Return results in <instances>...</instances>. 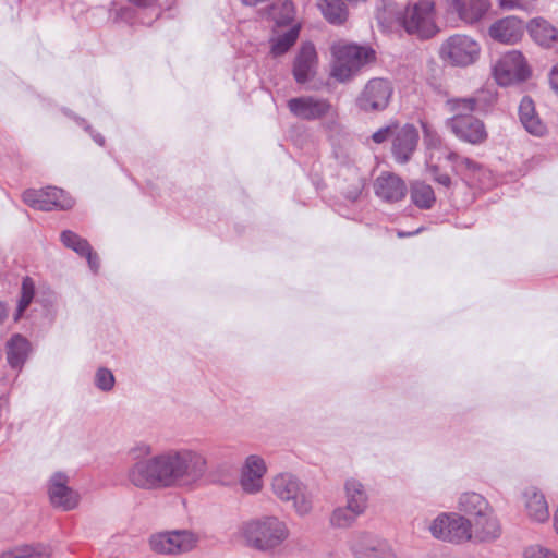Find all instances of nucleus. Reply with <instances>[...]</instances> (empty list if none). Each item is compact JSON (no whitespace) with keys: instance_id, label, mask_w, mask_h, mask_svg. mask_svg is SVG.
Here are the masks:
<instances>
[{"instance_id":"obj_1","label":"nucleus","mask_w":558,"mask_h":558,"mask_svg":"<svg viewBox=\"0 0 558 558\" xmlns=\"http://www.w3.org/2000/svg\"><path fill=\"white\" fill-rule=\"evenodd\" d=\"M131 464L125 481L142 490L193 488L205 476L208 462L201 450L170 448L154 454L151 444L136 441L128 449Z\"/></svg>"},{"instance_id":"obj_2","label":"nucleus","mask_w":558,"mask_h":558,"mask_svg":"<svg viewBox=\"0 0 558 558\" xmlns=\"http://www.w3.org/2000/svg\"><path fill=\"white\" fill-rule=\"evenodd\" d=\"M238 535L244 545L263 554L280 550L290 536L288 524L277 515H260L243 521Z\"/></svg>"},{"instance_id":"obj_3","label":"nucleus","mask_w":558,"mask_h":558,"mask_svg":"<svg viewBox=\"0 0 558 558\" xmlns=\"http://www.w3.org/2000/svg\"><path fill=\"white\" fill-rule=\"evenodd\" d=\"M475 98H453L446 102L447 109L452 113L446 120V126L462 142L478 145L487 138V131L482 120L472 113L476 108Z\"/></svg>"},{"instance_id":"obj_4","label":"nucleus","mask_w":558,"mask_h":558,"mask_svg":"<svg viewBox=\"0 0 558 558\" xmlns=\"http://www.w3.org/2000/svg\"><path fill=\"white\" fill-rule=\"evenodd\" d=\"M271 493L282 502H289L299 517H305L313 509V497L306 485L292 473L276 474L270 482Z\"/></svg>"},{"instance_id":"obj_5","label":"nucleus","mask_w":558,"mask_h":558,"mask_svg":"<svg viewBox=\"0 0 558 558\" xmlns=\"http://www.w3.org/2000/svg\"><path fill=\"white\" fill-rule=\"evenodd\" d=\"M287 107L296 119L305 121L327 119L326 128L329 130L337 124L338 109L327 98L303 95L289 99Z\"/></svg>"},{"instance_id":"obj_6","label":"nucleus","mask_w":558,"mask_h":558,"mask_svg":"<svg viewBox=\"0 0 558 558\" xmlns=\"http://www.w3.org/2000/svg\"><path fill=\"white\" fill-rule=\"evenodd\" d=\"M331 52L335 58L331 74L340 82L350 80L373 53L368 48L344 43L333 44Z\"/></svg>"},{"instance_id":"obj_7","label":"nucleus","mask_w":558,"mask_h":558,"mask_svg":"<svg viewBox=\"0 0 558 558\" xmlns=\"http://www.w3.org/2000/svg\"><path fill=\"white\" fill-rule=\"evenodd\" d=\"M397 21L409 34L422 38H429L436 33L434 21V3L430 0H421L404 12L397 13Z\"/></svg>"},{"instance_id":"obj_8","label":"nucleus","mask_w":558,"mask_h":558,"mask_svg":"<svg viewBox=\"0 0 558 558\" xmlns=\"http://www.w3.org/2000/svg\"><path fill=\"white\" fill-rule=\"evenodd\" d=\"M481 53L480 44L468 35L456 34L447 38L440 46V58L453 66L474 64Z\"/></svg>"},{"instance_id":"obj_9","label":"nucleus","mask_w":558,"mask_h":558,"mask_svg":"<svg viewBox=\"0 0 558 558\" xmlns=\"http://www.w3.org/2000/svg\"><path fill=\"white\" fill-rule=\"evenodd\" d=\"M470 519L459 512H442L429 525L430 534L442 542L464 544L470 542Z\"/></svg>"},{"instance_id":"obj_10","label":"nucleus","mask_w":558,"mask_h":558,"mask_svg":"<svg viewBox=\"0 0 558 558\" xmlns=\"http://www.w3.org/2000/svg\"><path fill=\"white\" fill-rule=\"evenodd\" d=\"M198 536L190 530H173L151 534L150 550L158 555H181L196 547Z\"/></svg>"},{"instance_id":"obj_11","label":"nucleus","mask_w":558,"mask_h":558,"mask_svg":"<svg viewBox=\"0 0 558 558\" xmlns=\"http://www.w3.org/2000/svg\"><path fill=\"white\" fill-rule=\"evenodd\" d=\"M349 549L354 558H399L389 541L365 531L352 535Z\"/></svg>"},{"instance_id":"obj_12","label":"nucleus","mask_w":558,"mask_h":558,"mask_svg":"<svg viewBox=\"0 0 558 558\" xmlns=\"http://www.w3.org/2000/svg\"><path fill=\"white\" fill-rule=\"evenodd\" d=\"M424 144L426 146V169L433 180L438 184L450 189L451 179L447 173H440V161L446 159L451 153L448 147L442 145L440 136L427 124L423 123Z\"/></svg>"},{"instance_id":"obj_13","label":"nucleus","mask_w":558,"mask_h":558,"mask_svg":"<svg viewBox=\"0 0 558 558\" xmlns=\"http://www.w3.org/2000/svg\"><path fill=\"white\" fill-rule=\"evenodd\" d=\"M496 82L501 86L521 83L530 76L527 62L519 50L502 54L493 68Z\"/></svg>"},{"instance_id":"obj_14","label":"nucleus","mask_w":558,"mask_h":558,"mask_svg":"<svg viewBox=\"0 0 558 558\" xmlns=\"http://www.w3.org/2000/svg\"><path fill=\"white\" fill-rule=\"evenodd\" d=\"M392 95V86L385 78L369 80L355 99L356 107L364 112H377L387 108Z\"/></svg>"},{"instance_id":"obj_15","label":"nucleus","mask_w":558,"mask_h":558,"mask_svg":"<svg viewBox=\"0 0 558 558\" xmlns=\"http://www.w3.org/2000/svg\"><path fill=\"white\" fill-rule=\"evenodd\" d=\"M23 201L28 206L38 210L69 209L74 201L62 190L57 187H47L40 190H27L23 193Z\"/></svg>"},{"instance_id":"obj_16","label":"nucleus","mask_w":558,"mask_h":558,"mask_svg":"<svg viewBox=\"0 0 558 558\" xmlns=\"http://www.w3.org/2000/svg\"><path fill=\"white\" fill-rule=\"evenodd\" d=\"M266 472L267 465L260 456L250 454L246 457L240 470L239 485L242 492L248 495L260 493Z\"/></svg>"},{"instance_id":"obj_17","label":"nucleus","mask_w":558,"mask_h":558,"mask_svg":"<svg viewBox=\"0 0 558 558\" xmlns=\"http://www.w3.org/2000/svg\"><path fill=\"white\" fill-rule=\"evenodd\" d=\"M470 543L490 544L500 538L502 527L494 508L485 514L470 519Z\"/></svg>"},{"instance_id":"obj_18","label":"nucleus","mask_w":558,"mask_h":558,"mask_svg":"<svg viewBox=\"0 0 558 558\" xmlns=\"http://www.w3.org/2000/svg\"><path fill=\"white\" fill-rule=\"evenodd\" d=\"M48 495L53 507L63 511L75 509L80 504V494L69 486V477L64 473H54L48 486Z\"/></svg>"},{"instance_id":"obj_19","label":"nucleus","mask_w":558,"mask_h":558,"mask_svg":"<svg viewBox=\"0 0 558 558\" xmlns=\"http://www.w3.org/2000/svg\"><path fill=\"white\" fill-rule=\"evenodd\" d=\"M317 64L318 58L315 46L312 43L302 44L293 61L292 73L294 80L300 84L311 81L316 74Z\"/></svg>"},{"instance_id":"obj_20","label":"nucleus","mask_w":558,"mask_h":558,"mask_svg":"<svg viewBox=\"0 0 558 558\" xmlns=\"http://www.w3.org/2000/svg\"><path fill=\"white\" fill-rule=\"evenodd\" d=\"M488 34L498 43L515 45L524 34L523 21L517 16L502 17L490 25Z\"/></svg>"},{"instance_id":"obj_21","label":"nucleus","mask_w":558,"mask_h":558,"mask_svg":"<svg viewBox=\"0 0 558 558\" xmlns=\"http://www.w3.org/2000/svg\"><path fill=\"white\" fill-rule=\"evenodd\" d=\"M418 141V133L413 125L405 124L396 129L392 138V155L397 162H408L415 150Z\"/></svg>"},{"instance_id":"obj_22","label":"nucleus","mask_w":558,"mask_h":558,"mask_svg":"<svg viewBox=\"0 0 558 558\" xmlns=\"http://www.w3.org/2000/svg\"><path fill=\"white\" fill-rule=\"evenodd\" d=\"M375 194L387 203H396L404 198L407 185L404 181L390 172H383L374 182Z\"/></svg>"},{"instance_id":"obj_23","label":"nucleus","mask_w":558,"mask_h":558,"mask_svg":"<svg viewBox=\"0 0 558 558\" xmlns=\"http://www.w3.org/2000/svg\"><path fill=\"white\" fill-rule=\"evenodd\" d=\"M526 29L531 38L541 47L549 49L558 45V27L544 17H534Z\"/></svg>"},{"instance_id":"obj_24","label":"nucleus","mask_w":558,"mask_h":558,"mask_svg":"<svg viewBox=\"0 0 558 558\" xmlns=\"http://www.w3.org/2000/svg\"><path fill=\"white\" fill-rule=\"evenodd\" d=\"M524 511L529 519L544 523L549 519V509L545 496L535 487H529L522 495Z\"/></svg>"},{"instance_id":"obj_25","label":"nucleus","mask_w":558,"mask_h":558,"mask_svg":"<svg viewBox=\"0 0 558 558\" xmlns=\"http://www.w3.org/2000/svg\"><path fill=\"white\" fill-rule=\"evenodd\" d=\"M448 7L465 23L480 21L489 9L488 0H447Z\"/></svg>"},{"instance_id":"obj_26","label":"nucleus","mask_w":558,"mask_h":558,"mask_svg":"<svg viewBox=\"0 0 558 558\" xmlns=\"http://www.w3.org/2000/svg\"><path fill=\"white\" fill-rule=\"evenodd\" d=\"M489 501L481 494L475 492H464L457 499V510L468 519H473L485 514L492 510Z\"/></svg>"},{"instance_id":"obj_27","label":"nucleus","mask_w":558,"mask_h":558,"mask_svg":"<svg viewBox=\"0 0 558 558\" xmlns=\"http://www.w3.org/2000/svg\"><path fill=\"white\" fill-rule=\"evenodd\" d=\"M520 121L525 130L536 136H542L546 132L545 124L535 112L534 102L530 97H523L519 106Z\"/></svg>"},{"instance_id":"obj_28","label":"nucleus","mask_w":558,"mask_h":558,"mask_svg":"<svg viewBox=\"0 0 558 558\" xmlns=\"http://www.w3.org/2000/svg\"><path fill=\"white\" fill-rule=\"evenodd\" d=\"M31 352V344L21 335H14L7 342V360L12 368L20 369Z\"/></svg>"},{"instance_id":"obj_29","label":"nucleus","mask_w":558,"mask_h":558,"mask_svg":"<svg viewBox=\"0 0 558 558\" xmlns=\"http://www.w3.org/2000/svg\"><path fill=\"white\" fill-rule=\"evenodd\" d=\"M347 505L362 514L365 512L368 496L365 486L356 478H348L344 484Z\"/></svg>"},{"instance_id":"obj_30","label":"nucleus","mask_w":558,"mask_h":558,"mask_svg":"<svg viewBox=\"0 0 558 558\" xmlns=\"http://www.w3.org/2000/svg\"><path fill=\"white\" fill-rule=\"evenodd\" d=\"M323 16L333 25H341L348 20V9L342 0H317Z\"/></svg>"},{"instance_id":"obj_31","label":"nucleus","mask_w":558,"mask_h":558,"mask_svg":"<svg viewBox=\"0 0 558 558\" xmlns=\"http://www.w3.org/2000/svg\"><path fill=\"white\" fill-rule=\"evenodd\" d=\"M411 199L417 207L429 209L434 205L436 197L430 185L416 181L411 185Z\"/></svg>"},{"instance_id":"obj_32","label":"nucleus","mask_w":558,"mask_h":558,"mask_svg":"<svg viewBox=\"0 0 558 558\" xmlns=\"http://www.w3.org/2000/svg\"><path fill=\"white\" fill-rule=\"evenodd\" d=\"M362 513L356 512L355 509L345 505L336 508L330 515V524L337 529L350 527Z\"/></svg>"},{"instance_id":"obj_33","label":"nucleus","mask_w":558,"mask_h":558,"mask_svg":"<svg viewBox=\"0 0 558 558\" xmlns=\"http://www.w3.org/2000/svg\"><path fill=\"white\" fill-rule=\"evenodd\" d=\"M49 556L50 550L44 545H25L3 553L0 558H48Z\"/></svg>"},{"instance_id":"obj_34","label":"nucleus","mask_w":558,"mask_h":558,"mask_svg":"<svg viewBox=\"0 0 558 558\" xmlns=\"http://www.w3.org/2000/svg\"><path fill=\"white\" fill-rule=\"evenodd\" d=\"M446 160L452 163V170L464 178L473 175L475 172L481 170V166L466 157H461L458 154L451 151Z\"/></svg>"},{"instance_id":"obj_35","label":"nucleus","mask_w":558,"mask_h":558,"mask_svg":"<svg viewBox=\"0 0 558 558\" xmlns=\"http://www.w3.org/2000/svg\"><path fill=\"white\" fill-rule=\"evenodd\" d=\"M294 14V5L291 0H278L270 9V15L277 24H288L292 22Z\"/></svg>"},{"instance_id":"obj_36","label":"nucleus","mask_w":558,"mask_h":558,"mask_svg":"<svg viewBox=\"0 0 558 558\" xmlns=\"http://www.w3.org/2000/svg\"><path fill=\"white\" fill-rule=\"evenodd\" d=\"M299 31H300L299 26H293L284 34L272 39L271 52L275 56H281V54L286 53L296 41L298 36H299Z\"/></svg>"},{"instance_id":"obj_37","label":"nucleus","mask_w":558,"mask_h":558,"mask_svg":"<svg viewBox=\"0 0 558 558\" xmlns=\"http://www.w3.org/2000/svg\"><path fill=\"white\" fill-rule=\"evenodd\" d=\"M61 241L64 246L73 250L81 256L88 253V250L92 247L85 239L70 230H65L61 233Z\"/></svg>"},{"instance_id":"obj_38","label":"nucleus","mask_w":558,"mask_h":558,"mask_svg":"<svg viewBox=\"0 0 558 558\" xmlns=\"http://www.w3.org/2000/svg\"><path fill=\"white\" fill-rule=\"evenodd\" d=\"M35 294V284L34 281L26 277L22 281V288H21V299L19 301L15 320H17L24 313V311L28 307V305L32 303Z\"/></svg>"},{"instance_id":"obj_39","label":"nucleus","mask_w":558,"mask_h":558,"mask_svg":"<svg viewBox=\"0 0 558 558\" xmlns=\"http://www.w3.org/2000/svg\"><path fill=\"white\" fill-rule=\"evenodd\" d=\"M94 384L99 390L108 392L113 389L116 378L110 369L107 367H99L95 373Z\"/></svg>"},{"instance_id":"obj_40","label":"nucleus","mask_w":558,"mask_h":558,"mask_svg":"<svg viewBox=\"0 0 558 558\" xmlns=\"http://www.w3.org/2000/svg\"><path fill=\"white\" fill-rule=\"evenodd\" d=\"M523 558H558V553L539 544H533L524 548Z\"/></svg>"},{"instance_id":"obj_41","label":"nucleus","mask_w":558,"mask_h":558,"mask_svg":"<svg viewBox=\"0 0 558 558\" xmlns=\"http://www.w3.org/2000/svg\"><path fill=\"white\" fill-rule=\"evenodd\" d=\"M527 0H498V4L502 10H526Z\"/></svg>"},{"instance_id":"obj_42","label":"nucleus","mask_w":558,"mask_h":558,"mask_svg":"<svg viewBox=\"0 0 558 558\" xmlns=\"http://www.w3.org/2000/svg\"><path fill=\"white\" fill-rule=\"evenodd\" d=\"M397 128L392 129L390 126H387V128H383L380 130H378L377 132H375L372 136L373 141L375 143H383L385 142L387 138H389L390 136L393 137V133L396 131Z\"/></svg>"},{"instance_id":"obj_43","label":"nucleus","mask_w":558,"mask_h":558,"mask_svg":"<svg viewBox=\"0 0 558 558\" xmlns=\"http://www.w3.org/2000/svg\"><path fill=\"white\" fill-rule=\"evenodd\" d=\"M83 256L86 257V259L88 262V265H89V268L94 272H97L98 269H99V259H98L97 254L93 252V248L90 247L88 250V253H85Z\"/></svg>"},{"instance_id":"obj_44","label":"nucleus","mask_w":558,"mask_h":558,"mask_svg":"<svg viewBox=\"0 0 558 558\" xmlns=\"http://www.w3.org/2000/svg\"><path fill=\"white\" fill-rule=\"evenodd\" d=\"M549 83L551 88L558 94V61L553 65L549 72Z\"/></svg>"},{"instance_id":"obj_45","label":"nucleus","mask_w":558,"mask_h":558,"mask_svg":"<svg viewBox=\"0 0 558 558\" xmlns=\"http://www.w3.org/2000/svg\"><path fill=\"white\" fill-rule=\"evenodd\" d=\"M85 130L88 131L92 134L94 141L98 145L102 146L105 144V137L101 134H99V133H94L89 125L86 124L85 125Z\"/></svg>"},{"instance_id":"obj_46","label":"nucleus","mask_w":558,"mask_h":558,"mask_svg":"<svg viewBox=\"0 0 558 558\" xmlns=\"http://www.w3.org/2000/svg\"><path fill=\"white\" fill-rule=\"evenodd\" d=\"M131 3L137 7H151L156 0H129Z\"/></svg>"},{"instance_id":"obj_47","label":"nucleus","mask_w":558,"mask_h":558,"mask_svg":"<svg viewBox=\"0 0 558 558\" xmlns=\"http://www.w3.org/2000/svg\"><path fill=\"white\" fill-rule=\"evenodd\" d=\"M7 317V307L4 303L0 302V324L3 322V319Z\"/></svg>"},{"instance_id":"obj_48","label":"nucleus","mask_w":558,"mask_h":558,"mask_svg":"<svg viewBox=\"0 0 558 558\" xmlns=\"http://www.w3.org/2000/svg\"><path fill=\"white\" fill-rule=\"evenodd\" d=\"M554 526H555V530H556V532L558 534V506H557V509H556V511L554 513Z\"/></svg>"},{"instance_id":"obj_49","label":"nucleus","mask_w":558,"mask_h":558,"mask_svg":"<svg viewBox=\"0 0 558 558\" xmlns=\"http://www.w3.org/2000/svg\"><path fill=\"white\" fill-rule=\"evenodd\" d=\"M417 232H418V230H416L415 232H412V234H416ZM408 235H411V233H408ZM398 236H399V238H403V236H407V234H405V233H403V232H401V231H399V232H398Z\"/></svg>"}]
</instances>
